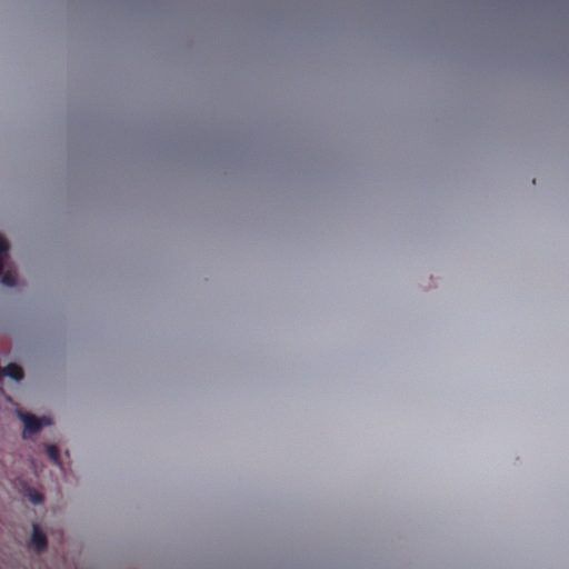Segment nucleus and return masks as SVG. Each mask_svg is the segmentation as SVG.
I'll use <instances>...</instances> for the list:
<instances>
[{
    "label": "nucleus",
    "mask_w": 569,
    "mask_h": 569,
    "mask_svg": "<svg viewBox=\"0 0 569 569\" xmlns=\"http://www.w3.org/2000/svg\"><path fill=\"white\" fill-rule=\"evenodd\" d=\"M19 418L24 423V430L22 437L24 439L31 438L33 435L39 432L43 426L51 425V420L47 417L37 418L30 413L18 412Z\"/></svg>",
    "instance_id": "1"
},
{
    "label": "nucleus",
    "mask_w": 569,
    "mask_h": 569,
    "mask_svg": "<svg viewBox=\"0 0 569 569\" xmlns=\"http://www.w3.org/2000/svg\"><path fill=\"white\" fill-rule=\"evenodd\" d=\"M8 250L9 244L0 236V276H1V282L8 287H13L16 284V274L14 272L7 270L4 273H2V270L4 268L6 261L8 259Z\"/></svg>",
    "instance_id": "2"
},
{
    "label": "nucleus",
    "mask_w": 569,
    "mask_h": 569,
    "mask_svg": "<svg viewBox=\"0 0 569 569\" xmlns=\"http://www.w3.org/2000/svg\"><path fill=\"white\" fill-rule=\"evenodd\" d=\"M31 546L37 552L43 551L47 547V539L37 525L33 526Z\"/></svg>",
    "instance_id": "3"
},
{
    "label": "nucleus",
    "mask_w": 569,
    "mask_h": 569,
    "mask_svg": "<svg viewBox=\"0 0 569 569\" xmlns=\"http://www.w3.org/2000/svg\"><path fill=\"white\" fill-rule=\"evenodd\" d=\"M8 376L17 381L21 380L23 378L22 369L14 363H10L7 367L3 368V370L0 369V376Z\"/></svg>",
    "instance_id": "4"
},
{
    "label": "nucleus",
    "mask_w": 569,
    "mask_h": 569,
    "mask_svg": "<svg viewBox=\"0 0 569 569\" xmlns=\"http://www.w3.org/2000/svg\"><path fill=\"white\" fill-rule=\"evenodd\" d=\"M47 455L49 457V459L56 463V465H59V449L57 446L54 445H48L47 446Z\"/></svg>",
    "instance_id": "5"
},
{
    "label": "nucleus",
    "mask_w": 569,
    "mask_h": 569,
    "mask_svg": "<svg viewBox=\"0 0 569 569\" xmlns=\"http://www.w3.org/2000/svg\"><path fill=\"white\" fill-rule=\"evenodd\" d=\"M29 499L30 501L33 503V505H39L42 502L43 498H42V495L37 492V491H32L29 493Z\"/></svg>",
    "instance_id": "6"
}]
</instances>
